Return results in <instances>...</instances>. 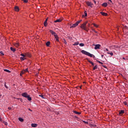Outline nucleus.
Returning a JSON list of instances; mask_svg holds the SVG:
<instances>
[{
	"mask_svg": "<svg viewBox=\"0 0 128 128\" xmlns=\"http://www.w3.org/2000/svg\"><path fill=\"white\" fill-rule=\"evenodd\" d=\"M86 24H88V21H86L82 24L80 28H82V30H86V32H88V28H86Z\"/></svg>",
	"mask_w": 128,
	"mask_h": 128,
	"instance_id": "nucleus-1",
	"label": "nucleus"
},
{
	"mask_svg": "<svg viewBox=\"0 0 128 128\" xmlns=\"http://www.w3.org/2000/svg\"><path fill=\"white\" fill-rule=\"evenodd\" d=\"M81 52L83 54H86V56H90V58H94V56L92 54H91L90 53L84 50H82L81 51Z\"/></svg>",
	"mask_w": 128,
	"mask_h": 128,
	"instance_id": "nucleus-2",
	"label": "nucleus"
},
{
	"mask_svg": "<svg viewBox=\"0 0 128 128\" xmlns=\"http://www.w3.org/2000/svg\"><path fill=\"white\" fill-rule=\"evenodd\" d=\"M82 20H78L76 22L75 24H73L70 27V28H76V26H78V24H80Z\"/></svg>",
	"mask_w": 128,
	"mask_h": 128,
	"instance_id": "nucleus-3",
	"label": "nucleus"
},
{
	"mask_svg": "<svg viewBox=\"0 0 128 128\" xmlns=\"http://www.w3.org/2000/svg\"><path fill=\"white\" fill-rule=\"evenodd\" d=\"M86 4L87 6H90V8H92V6L94 5V4L92 2H87Z\"/></svg>",
	"mask_w": 128,
	"mask_h": 128,
	"instance_id": "nucleus-4",
	"label": "nucleus"
},
{
	"mask_svg": "<svg viewBox=\"0 0 128 128\" xmlns=\"http://www.w3.org/2000/svg\"><path fill=\"white\" fill-rule=\"evenodd\" d=\"M101 46L100 44H97L95 45L94 50H98L100 48Z\"/></svg>",
	"mask_w": 128,
	"mask_h": 128,
	"instance_id": "nucleus-5",
	"label": "nucleus"
},
{
	"mask_svg": "<svg viewBox=\"0 0 128 128\" xmlns=\"http://www.w3.org/2000/svg\"><path fill=\"white\" fill-rule=\"evenodd\" d=\"M22 96H24V98H28V93L26 92H24L22 94Z\"/></svg>",
	"mask_w": 128,
	"mask_h": 128,
	"instance_id": "nucleus-6",
	"label": "nucleus"
},
{
	"mask_svg": "<svg viewBox=\"0 0 128 128\" xmlns=\"http://www.w3.org/2000/svg\"><path fill=\"white\" fill-rule=\"evenodd\" d=\"M50 34H52V36H56V32H54L52 30H50Z\"/></svg>",
	"mask_w": 128,
	"mask_h": 128,
	"instance_id": "nucleus-7",
	"label": "nucleus"
},
{
	"mask_svg": "<svg viewBox=\"0 0 128 128\" xmlns=\"http://www.w3.org/2000/svg\"><path fill=\"white\" fill-rule=\"evenodd\" d=\"M44 26H48V18H46V20L44 21Z\"/></svg>",
	"mask_w": 128,
	"mask_h": 128,
	"instance_id": "nucleus-8",
	"label": "nucleus"
},
{
	"mask_svg": "<svg viewBox=\"0 0 128 128\" xmlns=\"http://www.w3.org/2000/svg\"><path fill=\"white\" fill-rule=\"evenodd\" d=\"M54 36L56 42H60V40H58V35H54Z\"/></svg>",
	"mask_w": 128,
	"mask_h": 128,
	"instance_id": "nucleus-9",
	"label": "nucleus"
},
{
	"mask_svg": "<svg viewBox=\"0 0 128 128\" xmlns=\"http://www.w3.org/2000/svg\"><path fill=\"white\" fill-rule=\"evenodd\" d=\"M32 128H36V126H38V124H31Z\"/></svg>",
	"mask_w": 128,
	"mask_h": 128,
	"instance_id": "nucleus-10",
	"label": "nucleus"
},
{
	"mask_svg": "<svg viewBox=\"0 0 128 128\" xmlns=\"http://www.w3.org/2000/svg\"><path fill=\"white\" fill-rule=\"evenodd\" d=\"M102 6H104V8H106L108 6V3L106 2H104L102 4Z\"/></svg>",
	"mask_w": 128,
	"mask_h": 128,
	"instance_id": "nucleus-11",
	"label": "nucleus"
},
{
	"mask_svg": "<svg viewBox=\"0 0 128 128\" xmlns=\"http://www.w3.org/2000/svg\"><path fill=\"white\" fill-rule=\"evenodd\" d=\"M100 14H102V16H108V14L104 12H100Z\"/></svg>",
	"mask_w": 128,
	"mask_h": 128,
	"instance_id": "nucleus-12",
	"label": "nucleus"
},
{
	"mask_svg": "<svg viewBox=\"0 0 128 128\" xmlns=\"http://www.w3.org/2000/svg\"><path fill=\"white\" fill-rule=\"evenodd\" d=\"M88 62H90V64H92V66H94V62H92L90 61V60L88 59Z\"/></svg>",
	"mask_w": 128,
	"mask_h": 128,
	"instance_id": "nucleus-13",
	"label": "nucleus"
},
{
	"mask_svg": "<svg viewBox=\"0 0 128 128\" xmlns=\"http://www.w3.org/2000/svg\"><path fill=\"white\" fill-rule=\"evenodd\" d=\"M14 46L16 48H18V46H20V43H16L14 44Z\"/></svg>",
	"mask_w": 128,
	"mask_h": 128,
	"instance_id": "nucleus-14",
	"label": "nucleus"
},
{
	"mask_svg": "<svg viewBox=\"0 0 128 128\" xmlns=\"http://www.w3.org/2000/svg\"><path fill=\"white\" fill-rule=\"evenodd\" d=\"M25 56H28V58H30V54H28V53H26L25 54Z\"/></svg>",
	"mask_w": 128,
	"mask_h": 128,
	"instance_id": "nucleus-15",
	"label": "nucleus"
},
{
	"mask_svg": "<svg viewBox=\"0 0 128 128\" xmlns=\"http://www.w3.org/2000/svg\"><path fill=\"white\" fill-rule=\"evenodd\" d=\"M62 22V20L58 19L56 20H55L54 22Z\"/></svg>",
	"mask_w": 128,
	"mask_h": 128,
	"instance_id": "nucleus-16",
	"label": "nucleus"
},
{
	"mask_svg": "<svg viewBox=\"0 0 128 128\" xmlns=\"http://www.w3.org/2000/svg\"><path fill=\"white\" fill-rule=\"evenodd\" d=\"M120 114H124V110H121L120 112H119Z\"/></svg>",
	"mask_w": 128,
	"mask_h": 128,
	"instance_id": "nucleus-17",
	"label": "nucleus"
},
{
	"mask_svg": "<svg viewBox=\"0 0 128 128\" xmlns=\"http://www.w3.org/2000/svg\"><path fill=\"white\" fill-rule=\"evenodd\" d=\"M26 98H28V100H32V97L30 96V95H28Z\"/></svg>",
	"mask_w": 128,
	"mask_h": 128,
	"instance_id": "nucleus-18",
	"label": "nucleus"
},
{
	"mask_svg": "<svg viewBox=\"0 0 128 128\" xmlns=\"http://www.w3.org/2000/svg\"><path fill=\"white\" fill-rule=\"evenodd\" d=\"M50 42H46V46H50Z\"/></svg>",
	"mask_w": 128,
	"mask_h": 128,
	"instance_id": "nucleus-19",
	"label": "nucleus"
},
{
	"mask_svg": "<svg viewBox=\"0 0 128 128\" xmlns=\"http://www.w3.org/2000/svg\"><path fill=\"white\" fill-rule=\"evenodd\" d=\"M74 114H80V112H78L76 111H74Z\"/></svg>",
	"mask_w": 128,
	"mask_h": 128,
	"instance_id": "nucleus-20",
	"label": "nucleus"
},
{
	"mask_svg": "<svg viewBox=\"0 0 128 128\" xmlns=\"http://www.w3.org/2000/svg\"><path fill=\"white\" fill-rule=\"evenodd\" d=\"M10 50L12 51V52H16V49L12 47H10Z\"/></svg>",
	"mask_w": 128,
	"mask_h": 128,
	"instance_id": "nucleus-21",
	"label": "nucleus"
},
{
	"mask_svg": "<svg viewBox=\"0 0 128 128\" xmlns=\"http://www.w3.org/2000/svg\"><path fill=\"white\" fill-rule=\"evenodd\" d=\"M23 72H28V68H26V70H24Z\"/></svg>",
	"mask_w": 128,
	"mask_h": 128,
	"instance_id": "nucleus-22",
	"label": "nucleus"
},
{
	"mask_svg": "<svg viewBox=\"0 0 128 128\" xmlns=\"http://www.w3.org/2000/svg\"><path fill=\"white\" fill-rule=\"evenodd\" d=\"M4 72H7L10 73V70H8L6 69H4Z\"/></svg>",
	"mask_w": 128,
	"mask_h": 128,
	"instance_id": "nucleus-23",
	"label": "nucleus"
},
{
	"mask_svg": "<svg viewBox=\"0 0 128 128\" xmlns=\"http://www.w3.org/2000/svg\"><path fill=\"white\" fill-rule=\"evenodd\" d=\"M15 10H16V12H18V10H19L18 7V6H15Z\"/></svg>",
	"mask_w": 128,
	"mask_h": 128,
	"instance_id": "nucleus-24",
	"label": "nucleus"
},
{
	"mask_svg": "<svg viewBox=\"0 0 128 128\" xmlns=\"http://www.w3.org/2000/svg\"><path fill=\"white\" fill-rule=\"evenodd\" d=\"M80 46H84V43H80L79 44Z\"/></svg>",
	"mask_w": 128,
	"mask_h": 128,
	"instance_id": "nucleus-25",
	"label": "nucleus"
},
{
	"mask_svg": "<svg viewBox=\"0 0 128 128\" xmlns=\"http://www.w3.org/2000/svg\"><path fill=\"white\" fill-rule=\"evenodd\" d=\"M18 120H20V122H24V119L22 118H18Z\"/></svg>",
	"mask_w": 128,
	"mask_h": 128,
	"instance_id": "nucleus-26",
	"label": "nucleus"
},
{
	"mask_svg": "<svg viewBox=\"0 0 128 128\" xmlns=\"http://www.w3.org/2000/svg\"><path fill=\"white\" fill-rule=\"evenodd\" d=\"M78 42H76L74 44H73V46H78Z\"/></svg>",
	"mask_w": 128,
	"mask_h": 128,
	"instance_id": "nucleus-27",
	"label": "nucleus"
},
{
	"mask_svg": "<svg viewBox=\"0 0 128 128\" xmlns=\"http://www.w3.org/2000/svg\"><path fill=\"white\" fill-rule=\"evenodd\" d=\"M96 68H98V66L96 65L95 66L94 68H93V70H96Z\"/></svg>",
	"mask_w": 128,
	"mask_h": 128,
	"instance_id": "nucleus-28",
	"label": "nucleus"
},
{
	"mask_svg": "<svg viewBox=\"0 0 128 128\" xmlns=\"http://www.w3.org/2000/svg\"><path fill=\"white\" fill-rule=\"evenodd\" d=\"M21 60H24L26 59V58H24V57H20V58Z\"/></svg>",
	"mask_w": 128,
	"mask_h": 128,
	"instance_id": "nucleus-29",
	"label": "nucleus"
},
{
	"mask_svg": "<svg viewBox=\"0 0 128 128\" xmlns=\"http://www.w3.org/2000/svg\"><path fill=\"white\" fill-rule=\"evenodd\" d=\"M93 25L94 26H95L96 28H98V26L96 24H93Z\"/></svg>",
	"mask_w": 128,
	"mask_h": 128,
	"instance_id": "nucleus-30",
	"label": "nucleus"
},
{
	"mask_svg": "<svg viewBox=\"0 0 128 128\" xmlns=\"http://www.w3.org/2000/svg\"><path fill=\"white\" fill-rule=\"evenodd\" d=\"M90 126H92V128H96V124H91Z\"/></svg>",
	"mask_w": 128,
	"mask_h": 128,
	"instance_id": "nucleus-31",
	"label": "nucleus"
},
{
	"mask_svg": "<svg viewBox=\"0 0 128 128\" xmlns=\"http://www.w3.org/2000/svg\"><path fill=\"white\" fill-rule=\"evenodd\" d=\"M20 56H23L24 58H26V54H20Z\"/></svg>",
	"mask_w": 128,
	"mask_h": 128,
	"instance_id": "nucleus-32",
	"label": "nucleus"
},
{
	"mask_svg": "<svg viewBox=\"0 0 128 128\" xmlns=\"http://www.w3.org/2000/svg\"><path fill=\"white\" fill-rule=\"evenodd\" d=\"M97 62H98V64H103L104 63H102V62H100V60H97Z\"/></svg>",
	"mask_w": 128,
	"mask_h": 128,
	"instance_id": "nucleus-33",
	"label": "nucleus"
},
{
	"mask_svg": "<svg viewBox=\"0 0 128 128\" xmlns=\"http://www.w3.org/2000/svg\"><path fill=\"white\" fill-rule=\"evenodd\" d=\"M84 14H85V16H88V13H86V11H84Z\"/></svg>",
	"mask_w": 128,
	"mask_h": 128,
	"instance_id": "nucleus-34",
	"label": "nucleus"
},
{
	"mask_svg": "<svg viewBox=\"0 0 128 128\" xmlns=\"http://www.w3.org/2000/svg\"><path fill=\"white\" fill-rule=\"evenodd\" d=\"M3 124H4L5 126H8V122H3Z\"/></svg>",
	"mask_w": 128,
	"mask_h": 128,
	"instance_id": "nucleus-35",
	"label": "nucleus"
},
{
	"mask_svg": "<svg viewBox=\"0 0 128 128\" xmlns=\"http://www.w3.org/2000/svg\"><path fill=\"white\" fill-rule=\"evenodd\" d=\"M108 54H110V56H114V53H112V52H110H110H108Z\"/></svg>",
	"mask_w": 128,
	"mask_h": 128,
	"instance_id": "nucleus-36",
	"label": "nucleus"
},
{
	"mask_svg": "<svg viewBox=\"0 0 128 128\" xmlns=\"http://www.w3.org/2000/svg\"><path fill=\"white\" fill-rule=\"evenodd\" d=\"M24 74V71L22 70V71L20 73V76H22V74Z\"/></svg>",
	"mask_w": 128,
	"mask_h": 128,
	"instance_id": "nucleus-37",
	"label": "nucleus"
},
{
	"mask_svg": "<svg viewBox=\"0 0 128 128\" xmlns=\"http://www.w3.org/2000/svg\"><path fill=\"white\" fill-rule=\"evenodd\" d=\"M0 54H2V56H4V52L2 51H0Z\"/></svg>",
	"mask_w": 128,
	"mask_h": 128,
	"instance_id": "nucleus-38",
	"label": "nucleus"
},
{
	"mask_svg": "<svg viewBox=\"0 0 128 128\" xmlns=\"http://www.w3.org/2000/svg\"><path fill=\"white\" fill-rule=\"evenodd\" d=\"M83 122H84V124H88V122L86 121H83Z\"/></svg>",
	"mask_w": 128,
	"mask_h": 128,
	"instance_id": "nucleus-39",
	"label": "nucleus"
},
{
	"mask_svg": "<svg viewBox=\"0 0 128 128\" xmlns=\"http://www.w3.org/2000/svg\"><path fill=\"white\" fill-rule=\"evenodd\" d=\"M92 32H94L96 34H98V32L92 29Z\"/></svg>",
	"mask_w": 128,
	"mask_h": 128,
	"instance_id": "nucleus-40",
	"label": "nucleus"
},
{
	"mask_svg": "<svg viewBox=\"0 0 128 128\" xmlns=\"http://www.w3.org/2000/svg\"><path fill=\"white\" fill-rule=\"evenodd\" d=\"M39 96H40L41 98H44V95H40Z\"/></svg>",
	"mask_w": 128,
	"mask_h": 128,
	"instance_id": "nucleus-41",
	"label": "nucleus"
},
{
	"mask_svg": "<svg viewBox=\"0 0 128 128\" xmlns=\"http://www.w3.org/2000/svg\"><path fill=\"white\" fill-rule=\"evenodd\" d=\"M24 2H28V0H22Z\"/></svg>",
	"mask_w": 128,
	"mask_h": 128,
	"instance_id": "nucleus-42",
	"label": "nucleus"
},
{
	"mask_svg": "<svg viewBox=\"0 0 128 128\" xmlns=\"http://www.w3.org/2000/svg\"><path fill=\"white\" fill-rule=\"evenodd\" d=\"M4 86L6 88H8V86H6V84H4Z\"/></svg>",
	"mask_w": 128,
	"mask_h": 128,
	"instance_id": "nucleus-43",
	"label": "nucleus"
},
{
	"mask_svg": "<svg viewBox=\"0 0 128 128\" xmlns=\"http://www.w3.org/2000/svg\"><path fill=\"white\" fill-rule=\"evenodd\" d=\"M124 104L126 106V102H124Z\"/></svg>",
	"mask_w": 128,
	"mask_h": 128,
	"instance_id": "nucleus-44",
	"label": "nucleus"
},
{
	"mask_svg": "<svg viewBox=\"0 0 128 128\" xmlns=\"http://www.w3.org/2000/svg\"><path fill=\"white\" fill-rule=\"evenodd\" d=\"M28 110H30V112H32V110H30V108H29Z\"/></svg>",
	"mask_w": 128,
	"mask_h": 128,
	"instance_id": "nucleus-45",
	"label": "nucleus"
},
{
	"mask_svg": "<svg viewBox=\"0 0 128 128\" xmlns=\"http://www.w3.org/2000/svg\"><path fill=\"white\" fill-rule=\"evenodd\" d=\"M94 3L95 4H96V0H94Z\"/></svg>",
	"mask_w": 128,
	"mask_h": 128,
	"instance_id": "nucleus-46",
	"label": "nucleus"
},
{
	"mask_svg": "<svg viewBox=\"0 0 128 128\" xmlns=\"http://www.w3.org/2000/svg\"><path fill=\"white\" fill-rule=\"evenodd\" d=\"M2 118L0 117V121L2 122Z\"/></svg>",
	"mask_w": 128,
	"mask_h": 128,
	"instance_id": "nucleus-47",
	"label": "nucleus"
},
{
	"mask_svg": "<svg viewBox=\"0 0 128 128\" xmlns=\"http://www.w3.org/2000/svg\"><path fill=\"white\" fill-rule=\"evenodd\" d=\"M102 58H104V55L101 56Z\"/></svg>",
	"mask_w": 128,
	"mask_h": 128,
	"instance_id": "nucleus-48",
	"label": "nucleus"
},
{
	"mask_svg": "<svg viewBox=\"0 0 128 128\" xmlns=\"http://www.w3.org/2000/svg\"><path fill=\"white\" fill-rule=\"evenodd\" d=\"M88 26H90V24H88Z\"/></svg>",
	"mask_w": 128,
	"mask_h": 128,
	"instance_id": "nucleus-49",
	"label": "nucleus"
},
{
	"mask_svg": "<svg viewBox=\"0 0 128 128\" xmlns=\"http://www.w3.org/2000/svg\"><path fill=\"white\" fill-rule=\"evenodd\" d=\"M106 50H107V52H108V49H106Z\"/></svg>",
	"mask_w": 128,
	"mask_h": 128,
	"instance_id": "nucleus-50",
	"label": "nucleus"
},
{
	"mask_svg": "<svg viewBox=\"0 0 128 128\" xmlns=\"http://www.w3.org/2000/svg\"><path fill=\"white\" fill-rule=\"evenodd\" d=\"M80 88H82V86H80Z\"/></svg>",
	"mask_w": 128,
	"mask_h": 128,
	"instance_id": "nucleus-51",
	"label": "nucleus"
},
{
	"mask_svg": "<svg viewBox=\"0 0 128 128\" xmlns=\"http://www.w3.org/2000/svg\"><path fill=\"white\" fill-rule=\"evenodd\" d=\"M9 110H10V108H8Z\"/></svg>",
	"mask_w": 128,
	"mask_h": 128,
	"instance_id": "nucleus-52",
	"label": "nucleus"
},
{
	"mask_svg": "<svg viewBox=\"0 0 128 128\" xmlns=\"http://www.w3.org/2000/svg\"><path fill=\"white\" fill-rule=\"evenodd\" d=\"M127 106H128V104Z\"/></svg>",
	"mask_w": 128,
	"mask_h": 128,
	"instance_id": "nucleus-53",
	"label": "nucleus"
}]
</instances>
